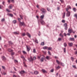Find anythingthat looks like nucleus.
<instances>
[{"instance_id":"39","label":"nucleus","mask_w":77,"mask_h":77,"mask_svg":"<svg viewBox=\"0 0 77 77\" xmlns=\"http://www.w3.org/2000/svg\"><path fill=\"white\" fill-rule=\"evenodd\" d=\"M33 53H36V49H33Z\"/></svg>"},{"instance_id":"8","label":"nucleus","mask_w":77,"mask_h":77,"mask_svg":"<svg viewBox=\"0 0 77 77\" xmlns=\"http://www.w3.org/2000/svg\"><path fill=\"white\" fill-rule=\"evenodd\" d=\"M19 24L20 26H25L24 23V22H21V21H20Z\"/></svg>"},{"instance_id":"34","label":"nucleus","mask_w":77,"mask_h":77,"mask_svg":"<svg viewBox=\"0 0 77 77\" xmlns=\"http://www.w3.org/2000/svg\"><path fill=\"white\" fill-rule=\"evenodd\" d=\"M13 23L14 24H15V23H17V20H13Z\"/></svg>"},{"instance_id":"54","label":"nucleus","mask_w":77,"mask_h":77,"mask_svg":"<svg viewBox=\"0 0 77 77\" xmlns=\"http://www.w3.org/2000/svg\"><path fill=\"white\" fill-rule=\"evenodd\" d=\"M48 54H49L50 55H51V53L49 51H48Z\"/></svg>"},{"instance_id":"22","label":"nucleus","mask_w":77,"mask_h":77,"mask_svg":"<svg viewBox=\"0 0 77 77\" xmlns=\"http://www.w3.org/2000/svg\"><path fill=\"white\" fill-rule=\"evenodd\" d=\"M65 14H66V13L65 12L63 13V18H65Z\"/></svg>"},{"instance_id":"59","label":"nucleus","mask_w":77,"mask_h":77,"mask_svg":"<svg viewBox=\"0 0 77 77\" xmlns=\"http://www.w3.org/2000/svg\"><path fill=\"white\" fill-rule=\"evenodd\" d=\"M5 21V19L3 18L2 20V21Z\"/></svg>"},{"instance_id":"45","label":"nucleus","mask_w":77,"mask_h":77,"mask_svg":"<svg viewBox=\"0 0 77 77\" xmlns=\"http://www.w3.org/2000/svg\"><path fill=\"white\" fill-rule=\"evenodd\" d=\"M14 62L15 63H18V61L16 60H14Z\"/></svg>"},{"instance_id":"14","label":"nucleus","mask_w":77,"mask_h":77,"mask_svg":"<svg viewBox=\"0 0 77 77\" xmlns=\"http://www.w3.org/2000/svg\"><path fill=\"white\" fill-rule=\"evenodd\" d=\"M73 44V43H69L68 44L69 45L70 47H72Z\"/></svg>"},{"instance_id":"15","label":"nucleus","mask_w":77,"mask_h":77,"mask_svg":"<svg viewBox=\"0 0 77 77\" xmlns=\"http://www.w3.org/2000/svg\"><path fill=\"white\" fill-rule=\"evenodd\" d=\"M40 18H41V19H42V20L44 19V14L42 15V16H41L40 17Z\"/></svg>"},{"instance_id":"12","label":"nucleus","mask_w":77,"mask_h":77,"mask_svg":"<svg viewBox=\"0 0 77 77\" xmlns=\"http://www.w3.org/2000/svg\"><path fill=\"white\" fill-rule=\"evenodd\" d=\"M29 61H33V59L32 58V57L31 56L30 58L29 59Z\"/></svg>"},{"instance_id":"46","label":"nucleus","mask_w":77,"mask_h":77,"mask_svg":"<svg viewBox=\"0 0 77 77\" xmlns=\"http://www.w3.org/2000/svg\"><path fill=\"white\" fill-rule=\"evenodd\" d=\"M35 42H36V43H37V44H38V40L37 39H35Z\"/></svg>"},{"instance_id":"17","label":"nucleus","mask_w":77,"mask_h":77,"mask_svg":"<svg viewBox=\"0 0 77 77\" xmlns=\"http://www.w3.org/2000/svg\"><path fill=\"white\" fill-rule=\"evenodd\" d=\"M2 59L3 60H5L6 59V57H5V56H3L2 57Z\"/></svg>"},{"instance_id":"61","label":"nucleus","mask_w":77,"mask_h":77,"mask_svg":"<svg viewBox=\"0 0 77 77\" xmlns=\"http://www.w3.org/2000/svg\"><path fill=\"white\" fill-rule=\"evenodd\" d=\"M34 60H35L36 59V57H33Z\"/></svg>"},{"instance_id":"31","label":"nucleus","mask_w":77,"mask_h":77,"mask_svg":"<svg viewBox=\"0 0 77 77\" xmlns=\"http://www.w3.org/2000/svg\"><path fill=\"white\" fill-rule=\"evenodd\" d=\"M67 8H68L69 9H71V7L70 6H67Z\"/></svg>"},{"instance_id":"56","label":"nucleus","mask_w":77,"mask_h":77,"mask_svg":"<svg viewBox=\"0 0 77 77\" xmlns=\"http://www.w3.org/2000/svg\"><path fill=\"white\" fill-rule=\"evenodd\" d=\"M3 6L2 5H0V9H2V7Z\"/></svg>"},{"instance_id":"53","label":"nucleus","mask_w":77,"mask_h":77,"mask_svg":"<svg viewBox=\"0 0 77 77\" xmlns=\"http://www.w3.org/2000/svg\"><path fill=\"white\" fill-rule=\"evenodd\" d=\"M2 68L4 69H5V66H2Z\"/></svg>"},{"instance_id":"36","label":"nucleus","mask_w":77,"mask_h":77,"mask_svg":"<svg viewBox=\"0 0 77 77\" xmlns=\"http://www.w3.org/2000/svg\"><path fill=\"white\" fill-rule=\"evenodd\" d=\"M51 49H52V48H51V47H49L48 48V50H51Z\"/></svg>"},{"instance_id":"32","label":"nucleus","mask_w":77,"mask_h":77,"mask_svg":"<svg viewBox=\"0 0 77 77\" xmlns=\"http://www.w3.org/2000/svg\"><path fill=\"white\" fill-rule=\"evenodd\" d=\"M44 58L42 57L41 59V62H44Z\"/></svg>"},{"instance_id":"3","label":"nucleus","mask_w":77,"mask_h":77,"mask_svg":"<svg viewBox=\"0 0 77 77\" xmlns=\"http://www.w3.org/2000/svg\"><path fill=\"white\" fill-rule=\"evenodd\" d=\"M40 21L41 23V24L42 25H44V24H45V22H44V20H42V19H40Z\"/></svg>"},{"instance_id":"27","label":"nucleus","mask_w":77,"mask_h":77,"mask_svg":"<svg viewBox=\"0 0 77 77\" xmlns=\"http://www.w3.org/2000/svg\"><path fill=\"white\" fill-rule=\"evenodd\" d=\"M60 66H58L56 67V69H60Z\"/></svg>"},{"instance_id":"6","label":"nucleus","mask_w":77,"mask_h":77,"mask_svg":"<svg viewBox=\"0 0 77 77\" xmlns=\"http://www.w3.org/2000/svg\"><path fill=\"white\" fill-rule=\"evenodd\" d=\"M68 32L69 33H71L72 32H73V30L72 29H71L70 28L69 29L68 31Z\"/></svg>"},{"instance_id":"43","label":"nucleus","mask_w":77,"mask_h":77,"mask_svg":"<svg viewBox=\"0 0 77 77\" xmlns=\"http://www.w3.org/2000/svg\"><path fill=\"white\" fill-rule=\"evenodd\" d=\"M62 40V38H58V40L59 41H60Z\"/></svg>"},{"instance_id":"23","label":"nucleus","mask_w":77,"mask_h":77,"mask_svg":"<svg viewBox=\"0 0 77 77\" xmlns=\"http://www.w3.org/2000/svg\"><path fill=\"white\" fill-rule=\"evenodd\" d=\"M47 9L48 11L51 12V9L50 8H47Z\"/></svg>"},{"instance_id":"25","label":"nucleus","mask_w":77,"mask_h":77,"mask_svg":"<svg viewBox=\"0 0 77 77\" xmlns=\"http://www.w3.org/2000/svg\"><path fill=\"white\" fill-rule=\"evenodd\" d=\"M64 46L65 47H66L67 45V44H66V43L64 42L63 44Z\"/></svg>"},{"instance_id":"10","label":"nucleus","mask_w":77,"mask_h":77,"mask_svg":"<svg viewBox=\"0 0 77 77\" xmlns=\"http://www.w3.org/2000/svg\"><path fill=\"white\" fill-rule=\"evenodd\" d=\"M26 72L24 71V70H22L19 73L20 74H24V73H25Z\"/></svg>"},{"instance_id":"11","label":"nucleus","mask_w":77,"mask_h":77,"mask_svg":"<svg viewBox=\"0 0 77 77\" xmlns=\"http://www.w3.org/2000/svg\"><path fill=\"white\" fill-rule=\"evenodd\" d=\"M45 58L47 60H50V59H51V58H50L49 56H47Z\"/></svg>"},{"instance_id":"20","label":"nucleus","mask_w":77,"mask_h":77,"mask_svg":"<svg viewBox=\"0 0 77 77\" xmlns=\"http://www.w3.org/2000/svg\"><path fill=\"white\" fill-rule=\"evenodd\" d=\"M21 58H22V59H23V60L25 61H26V60H25V58L24 57V56H22L21 57Z\"/></svg>"},{"instance_id":"9","label":"nucleus","mask_w":77,"mask_h":77,"mask_svg":"<svg viewBox=\"0 0 77 77\" xmlns=\"http://www.w3.org/2000/svg\"><path fill=\"white\" fill-rule=\"evenodd\" d=\"M26 35H27V36H28L29 38H31V35L29 33V32H27Z\"/></svg>"},{"instance_id":"57","label":"nucleus","mask_w":77,"mask_h":77,"mask_svg":"<svg viewBox=\"0 0 77 77\" xmlns=\"http://www.w3.org/2000/svg\"><path fill=\"white\" fill-rule=\"evenodd\" d=\"M69 33H69H69H68L67 35H68V36H70V34Z\"/></svg>"},{"instance_id":"41","label":"nucleus","mask_w":77,"mask_h":77,"mask_svg":"<svg viewBox=\"0 0 77 77\" xmlns=\"http://www.w3.org/2000/svg\"><path fill=\"white\" fill-rule=\"evenodd\" d=\"M64 53H66V48H64Z\"/></svg>"},{"instance_id":"64","label":"nucleus","mask_w":77,"mask_h":77,"mask_svg":"<svg viewBox=\"0 0 77 77\" xmlns=\"http://www.w3.org/2000/svg\"><path fill=\"white\" fill-rule=\"evenodd\" d=\"M5 2H2V4L3 5H5Z\"/></svg>"},{"instance_id":"7","label":"nucleus","mask_w":77,"mask_h":77,"mask_svg":"<svg viewBox=\"0 0 77 77\" xmlns=\"http://www.w3.org/2000/svg\"><path fill=\"white\" fill-rule=\"evenodd\" d=\"M26 47L27 51H28V52H29V51H30V46H26Z\"/></svg>"},{"instance_id":"48","label":"nucleus","mask_w":77,"mask_h":77,"mask_svg":"<svg viewBox=\"0 0 77 77\" xmlns=\"http://www.w3.org/2000/svg\"><path fill=\"white\" fill-rule=\"evenodd\" d=\"M51 72H53L54 71V69H52L51 71Z\"/></svg>"},{"instance_id":"28","label":"nucleus","mask_w":77,"mask_h":77,"mask_svg":"<svg viewBox=\"0 0 77 77\" xmlns=\"http://www.w3.org/2000/svg\"><path fill=\"white\" fill-rule=\"evenodd\" d=\"M71 59L72 60V62H73L74 60V58L72 57H71Z\"/></svg>"},{"instance_id":"1","label":"nucleus","mask_w":77,"mask_h":77,"mask_svg":"<svg viewBox=\"0 0 77 77\" xmlns=\"http://www.w3.org/2000/svg\"><path fill=\"white\" fill-rule=\"evenodd\" d=\"M41 11H42V14H43L44 15H45V13L47 12L46 10L44 8H42L41 9Z\"/></svg>"},{"instance_id":"40","label":"nucleus","mask_w":77,"mask_h":77,"mask_svg":"<svg viewBox=\"0 0 77 77\" xmlns=\"http://www.w3.org/2000/svg\"><path fill=\"white\" fill-rule=\"evenodd\" d=\"M41 45H44V42H43L41 43Z\"/></svg>"},{"instance_id":"16","label":"nucleus","mask_w":77,"mask_h":77,"mask_svg":"<svg viewBox=\"0 0 77 77\" xmlns=\"http://www.w3.org/2000/svg\"><path fill=\"white\" fill-rule=\"evenodd\" d=\"M9 8L10 9H12V8H13V5H12V4L10 5L9 6Z\"/></svg>"},{"instance_id":"42","label":"nucleus","mask_w":77,"mask_h":77,"mask_svg":"<svg viewBox=\"0 0 77 77\" xmlns=\"http://www.w3.org/2000/svg\"><path fill=\"white\" fill-rule=\"evenodd\" d=\"M14 54H15V53L12 52H11V55H12V56L14 55Z\"/></svg>"},{"instance_id":"4","label":"nucleus","mask_w":77,"mask_h":77,"mask_svg":"<svg viewBox=\"0 0 77 77\" xmlns=\"http://www.w3.org/2000/svg\"><path fill=\"white\" fill-rule=\"evenodd\" d=\"M64 26L65 27V30H67V29H68V25H67V23H65L64 24Z\"/></svg>"},{"instance_id":"21","label":"nucleus","mask_w":77,"mask_h":77,"mask_svg":"<svg viewBox=\"0 0 77 77\" xmlns=\"http://www.w3.org/2000/svg\"><path fill=\"white\" fill-rule=\"evenodd\" d=\"M42 72H43L44 73H45V72H47V71L44 69H42Z\"/></svg>"},{"instance_id":"35","label":"nucleus","mask_w":77,"mask_h":77,"mask_svg":"<svg viewBox=\"0 0 77 77\" xmlns=\"http://www.w3.org/2000/svg\"><path fill=\"white\" fill-rule=\"evenodd\" d=\"M73 11H74V12H76V11H77L76 8H73Z\"/></svg>"},{"instance_id":"5","label":"nucleus","mask_w":77,"mask_h":77,"mask_svg":"<svg viewBox=\"0 0 77 77\" xmlns=\"http://www.w3.org/2000/svg\"><path fill=\"white\" fill-rule=\"evenodd\" d=\"M70 15H71V12L67 11L66 14V16L67 17H69L70 16Z\"/></svg>"},{"instance_id":"30","label":"nucleus","mask_w":77,"mask_h":77,"mask_svg":"<svg viewBox=\"0 0 77 77\" xmlns=\"http://www.w3.org/2000/svg\"><path fill=\"white\" fill-rule=\"evenodd\" d=\"M8 43L9 44H11V45L13 44V43H12V42L11 41L8 42Z\"/></svg>"},{"instance_id":"38","label":"nucleus","mask_w":77,"mask_h":77,"mask_svg":"<svg viewBox=\"0 0 77 77\" xmlns=\"http://www.w3.org/2000/svg\"><path fill=\"white\" fill-rule=\"evenodd\" d=\"M25 35H26V33H23L22 34V36H24Z\"/></svg>"},{"instance_id":"33","label":"nucleus","mask_w":77,"mask_h":77,"mask_svg":"<svg viewBox=\"0 0 77 77\" xmlns=\"http://www.w3.org/2000/svg\"><path fill=\"white\" fill-rule=\"evenodd\" d=\"M60 36L61 38H63V35L61 33L60 34Z\"/></svg>"},{"instance_id":"18","label":"nucleus","mask_w":77,"mask_h":77,"mask_svg":"<svg viewBox=\"0 0 77 77\" xmlns=\"http://www.w3.org/2000/svg\"><path fill=\"white\" fill-rule=\"evenodd\" d=\"M34 73L35 74V75H37V74H39V72L37 71H35L34 72Z\"/></svg>"},{"instance_id":"49","label":"nucleus","mask_w":77,"mask_h":77,"mask_svg":"<svg viewBox=\"0 0 77 77\" xmlns=\"http://www.w3.org/2000/svg\"><path fill=\"white\" fill-rule=\"evenodd\" d=\"M61 3H63L64 1L63 0H60Z\"/></svg>"},{"instance_id":"55","label":"nucleus","mask_w":77,"mask_h":77,"mask_svg":"<svg viewBox=\"0 0 77 77\" xmlns=\"http://www.w3.org/2000/svg\"><path fill=\"white\" fill-rule=\"evenodd\" d=\"M11 2H12V3H13L15 2H14V0H11Z\"/></svg>"},{"instance_id":"62","label":"nucleus","mask_w":77,"mask_h":77,"mask_svg":"<svg viewBox=\"0 0 77 77\" xmlns=\"http://www.w3.org/2000/svg\"><path fill=\"white\" fill-rule=\"evenodd\" d=\"M11 1V0H8V3H10Z\"/></svg>"},{"instance_id":"44","label":"nucleus","mask_w":77,"mask_h":77,"mask_svg":"<svg viewBox=\"0 0 77 77\" xmlns=\"http://www.w3.org/2000/svg\"><path fill=\"white\" fill-rule=\"evenodd\" d=\"M20 17L21 18V19H22L23 20V16H22L21 15H20Z\"/></svg>"},{"instance_id":"51","label":"nucleus","mask_w":77,"mask_h":77,"mask_svg":"<svg viewBox=\"0 0 77 77\" xmlns=\"http://www.w3.org/2000/svg\"><path fill=\"white\" fill-rule=\"evenodd\" d=\"M6 11H7L8 12H11V11H9V9H7Z\"/></svg>"},{"instance_id":"2","label":"nucleus","mask_w":77,"mask_h":77,"mask_svg":"<svg viewBox=\"0 0 77 77\" xmlns=\"http://www.w3.org/2000/svg\"><path fill=\"white\" fill-rule=\"evenodd\" d=\"M56 62H57V63H58V65H59V64H60L62 66H64V64L62 63V62H59V60H56Z\"/></svg>"},{"instance_id":"63","label":"nucleus","mask_w":77,"mask_h":77,"mask_svg":"<svg viewBox=\"0 0 77 77\" xmlns=\"http://www.w3.org/2000/svg\"><path fill=\"white\" fill-rule=\"evenodd\" d=\"M64 35L65 36H66V33H64Z\"/></svg>"},{"instance_id":"52","label":"nucleus","mask_w":77,"mask_h":77,"mask_svg":"<svg viewBox=\"0 0 77 77\" xmlns=\"http://www.w3.org/2000/svg\"><path fill=\"white\" fill-rule=\"evenodd\" d=\"M68 10H69V8H66V11L67 12H68Z\"/></svg>"},{"instance_id":"60","label":"nucleus","mask_w":77,"mask_h":77,"mask_svg":"<svg viewBox=\"0 0 77 77\" xmlns=\"http://www.w3.org/2000/svg\"><path fill=\"white\" fill-rule=\"evenodd\" d=\"M14 70H15V71H17V69H16V68H15V67H14Z\"/></svg>"},{"instance_id":"47","label":"nucleus","mask_w":77,"mask_h":77,"mask_svg":"<svg viewBox=\"0 0 77 77\" xmlns=\"http://www.w3.org/2000/svg\"><path fill=\"white\" fill-rule=\"evenodd\" d=\"M73 68H76V66L75 65H72Z\"/></svg>"},{"instance_id":"29","label":"nucleus","mask_w":77,"mask_h":77,"mask_svg":"<svg viewBox=\"0 0 77 77\" xmlns=\"http://www.w3.org/2000/svg\"><path fill=\"white\" fill-rule=\"evenodd\" d=\"M14 33L15 35H18L19 34V33L17 32H14Z\"/></svg>"},{"instance_id":"13","label":"nucleus","mask_w":77,"mask_h":77,"mask_svg":"<svg viewBox=\"0 0 77 77\" xmlns=\"http://www.w3.org/2000/svg\"><path fill=\"white\" fill-rule=\"evenodd\" d=\"M7 15H8V16H9L10 17H13V16H14L13 14H8Z\"/></svg>"},{"instance_id":"58","label":"nucleus","mask_w":77,"mask_h":77,"mask_svg":"<svg viewBox=\"0 0 77 77\" xmlns=\"http://www.w3.org/2000/svg\"><path fill=\"white\" fill-rule=\"evenodd\" d=\"M18 21H20H20H21V19L20 18H18Z\"/></svg>"},{"instance_id":"19","label":"nucleus","mask_w":77,"mask_h":77,"mask_svg":"<svg viewBox=\"0 0 77 77\" xmlns=\"http://www.w3.org/2000/svg\"><path fill=\"white\" fill-rule=\"evenodd\" d=\"M69 39L71 41H74V40H75L74 38H69Z\"/></svg>"},{"instance_id":"26","label":"nucleus","mask_w":77,"mask_h":77,"mask_svg":"<svg viewBox=\"0 0 77 77\" xmlns=\"http://www.w3.org/2000/svg\"><path fill=\"white\" fill-rule=\"evenodd\" d=\"M8 51L9 52H11V51H13V50H12L11 49H8Z\"/></svg>"},{"instance_id":"37","label":"nucleus","mask_w":77,"mask_h":77,"mask_svg":"<svg viewBox=\"0 0 77 77\" xmlns=\"http://www.w3.org/2000/svg\"><path fill=\"white\" fill-rule=\"evenodd\" d=\"M23 54H27V52L24 51H23Z\"/></svg>"},{"instance_id":"50","label":"nucleus","mask_w":77,"mask_h":77,"mask_svg":"<svg viewBox=\"0 0 77 77\" xmlns=\"http://www.w3.org/2000/svg\"><path fill=\"white\" fill-rule=\"evenodd\" d=\"M62 23H65V20H62Z\"/></svg>"},{"instance_id":"24","label":"nucleus","mask_w":77,"mask_h":77,"mask_svg":"<svg viewBox=\"0 0 77 77\" xmlns=\"http://www.w3.org/2000/svg\"><path fill=\"white\" fill-rule=\"evenodd\" d=\"M43 49L45 50V49H47L48 47L47 46H45L43 48Z\"/></svg>"}]
</instances>
